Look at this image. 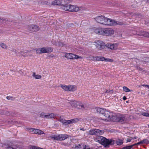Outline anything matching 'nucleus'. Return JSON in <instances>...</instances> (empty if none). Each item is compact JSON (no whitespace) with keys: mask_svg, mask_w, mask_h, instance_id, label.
Here are the masks:
<instances>
[{"mask_svg":"<svg viewBox=\"0 0 149 149\" xmlns=\"http://www.w3.org/2000/svg\"><path fill=\"white\" fill-rule=\"evenodd\" d=\"M60 121L62 123L68 125L71 123L70 120H65L62 119Z\"/></svg>","mask_w":149,"mask_h":149,"instance_id":"bb28decb","label":"nucleus"},{"mask_svg":"<svg viewBox=\"0 0 149 149\" xmlns=\"http://www.w3.org/2000/svg\"><path fill=\"white\" fill-rule=\"evenodd\" d=\"M3 20V19H2L1 18H0V22H2Z\"/></svg>","mask_w":149,"mask_h":149,"instance_id":"3c124183","label":"nucleus"},{"mask_svg":"<svg viewBox=\"0 0 149 149\" xmlns=\"http://www.w3.org/2000/svg\"><path fill=\"white\" fill-rule=\"evenodd\" d=\"M35 129L34 128H30L29 129V130L30 132L32 133H34V130Z\"/></svg>","mask_w":149,"mask_h":149,"instance_id":"37998d69","label":"nucleus"},{"mask_svg":"<svg viewBox=\"0 0 149 149\" xmlns=\"http://www.w3.org/2000/svg\"><path fill=\"white\" fill-rule=\"evenodd\" d=\"M91 57V58H90V59H91H91H93V58H92V57Z\"/></svg>","mask_w":149,"mask_h":149,"instance_id":"5fc2aeb1","label":"nucleus"},{"mask_svg":"<svg viewBox=\"0 0 149 149\" xmlns=\"http://www.w3.org/2000/svg\"><path fill=\"white\" fill-rule=\"evenodd\" d=\"M32 31L33 32H36L39 30V28L38 26L36 25H32Z\"/></svg>","mask_w":149,"mask_h":149,"instance_id":"393cba45","label":"nucleus"},{"mask_svg":"<svg viewBox=\"0 0 149 149\" xmlns=\"http://www.w3.org/2000/svg\"><path fill=\"white\" fill-rule=\"evenodd\" d=\"M42 5H47L49 6L57 5L62 6L65 4L63 1H45L41 2Z\"/></svg>","mask_w":149,"mask_h":149,"instance_id":"39448f33","label":"nucleus"},{"mask_svg":"<svg viewBox=\"0 0 149 149\" xmlns=\"http://www.w3.org/2000/svg\"><path fill=\"white\" fill-rule=\"evenodd\" d=\"M80 130H82V131H85L86 130V129L84 128H80Z\"/></svg>","mask_w":149,"mask_h":149,"instance_id":"de8ad7c7","label":"nucleus"},{"mask_svg":"<svg viewBox=\"0 0 149 149\" xmlns=\"http://www.w3.org/2000/svg\"><path fill=\"white\" fill-rule=\"evenodd\" d=\"M80 10V8L77 6L74 5H72L70 10L71 12H77Z\"/></svg>","mask_w":149,"mask_h":149,"instance_id":"2eb2a0df","label":"nucleus"},{"mask_svg":"<svg viewBox=\"0 0 149 149\" xmlns=\"http://www.w3.org/2000/svg\"><path fill=\"white\" fill-rule=\"evenodd\" d=\"M64 57L68 59L74 60L78 59H82L83 57L80 56L72 53H65Z\"/></svg>","mask_w":149,"mask_h":149,"instance_id":"0eeeda50","label":"nucleus"},{"mask_svg":"<svg viewBox=\"0 0 149 149\" xmlns=\"http://www.w3.org/2000/svg\"><path fill=\"white\" fill-rule=\"evenodd\" d=\"M32 25H29L27 27V29L29 31H30L31 32H33V31H31L32 29Z\"/></svg>","mask_w":149,"mask_h":149,"instance_id":"58836bf2","label":"nucleus"},{"mask_svg":"<svg viewBox=\"0 0 149 149\" xmlns=\"http://www.w3.org/2000/svg\"><path fill=\"white\" fill-rule=\"evenodd\" d=\"M132 140V139L131 138H128L127 139V142H130Z\"/></svg>","mask_w":149,"mask_h":149,"instance_id":"49530a36","label":"nucleus"},{"mask_svg":"<svg viewBox=\"0 0 149 149\" xmlns=\"http://www.w3.org/2000/svg\"><path fill=\"white\" fill-rule=\"evenodd\" d=\"M118 44L117 43L107 44L106 46L111 50H116L117 49Z\"/></svg>","mask_w":149,"mask_h":149,"instance_id":"f8f14e48","label":"nucleus"},{"mask_svg":"<svg viewBox=\"0 0 149 149\" xmlns=\"http://www.w3.org/2000/svg\"><path fill=\"white\" fill-rule=\"evenodd\" d=\"M104 61H105L113 62V60L110 58H104Z\"/></svg>","mask_w":149,"mask_h":149,"instance_id":"a19ab883","label":"nucleus"},{"mask_svg":"<svg viewBox=\"0 0 149 149\" xmlns=\"http://www.w3.org/2000/svg\"><path fill=\"white\" fill-rule=\"evenodd\" d=\"M6 98L8 100H14L15 97H13L8 96L6 97Z\"/></svg>","mask_w":149,"mask_h":149,"instance_id":"4c0bfd02","label":"nucleus"},{"mask_svg":"<svg viewBox=\"0 0 149 149\" xmlns=\"http://www.w3.org/2000/svg\"><path fill=\"white\" fill-rule=\"evenodd\" d=\"M0 46L3 49H7L8 46L4 43L1 42L0 43Z\"/></svg>","mask_w":149,"mask_h":149,"instance_id":"2f4dec72","label":"nucleus"},{"mask_svg":"<svg viewBox=\"0 0 149 149\" xmlns=\"http://www.w3.org/2000/svg\"><path fill=\"white\" fill-rule=\"evenodd\" d=\"M115 113L110 112L109 111L105 110L103 115L105 118H102V119L105 122L113 121Z\"/></svg>","mask_w":149,"mask_h":149,"instance_id":"20e7f679","label":"nucleus"},{"mask_svg":"<svg viewBox=\"0 0 149 149\" xmlns=\"http://www.w3.org/2000/svg\"><path fill=\"white\" fill-rule=\"evenodd\" d=\"M96 47V48L99 50H101L105 47L104 43L102 41L97 40L94 42L93 44Z\"/></svg>","mask_w":149,"mask_h":149,"instance_id":"1a4fd4ad","label":"nucleus"},{"mask_svg":"<svg viewBox=\"0 0 149 149\" xmlns=\"http://www.w3.org/2000/svg\"><path fill=\"white\" fill-rule=\"evenodd\" d=\"M106 92L107 93H113V91L112 90H107Z\"/></svg>","mask_w":149,"mask_h":149,"instance_id":"a18cd8bd","label":"nucleus"},{"mask_svg":"<svg viewBox=\"0 0 149 149\" xmlns=\"http://www.w3.org/2000/svg\"><path fill=\"white\" fill-rule=\"evenodd\" d=\"M71 123H76L78 122L79 121V119L78 118H75L70 120Z\"/></svg>","mask_w":149,"mask_h":149,"instance_id":"e433bc0d","label":"nucleus"},{"mask_svg":"<svg viewBox=\"0 0 149 149\" xmlns=\"http://www.w3.org/2000/svg\"><path fill=\"white\" fill-rule=\"evenodd\" d=\"M8 149H15V148L12 147H9L8 148Z\"/></svg>","mask_w":149,"mask_h":149,"instance_id":"8fccbe9b","label":"nucleus"},{"mask_svg":"<svg viewBox=\"0 0 149 149\" xmlns=\"http://www.w3.org/2000/svg\"><path fill=\"white\" fill-rule=\"evenodd\" d=\"M147 86L148 87V88H149V85H143V86Z\"/></svg>","mask_w":149,"mask_h":149,"instance_id":"603ef678","label":"nucleus"},{"mask_svg":"<svg viewBox=\"0 0 149 149\" xmlns=\"http://www.w3.org/2000/svg\"><path fill=\"white\" fill-rule=\"evenodd\" d=\"M127 99V98L125 96H124L123 97V99L124 100H126Z\"/></svg>","mask_w":149,"mask_h":149,"instance_id":"09e8293b","label":"nucleus"},{"mask_svg":"<svg viewBox=\"0 0 149 149\" xmlns=\"http://www.w3.org/2000/svg\"><path fill=\"white\" fill-rule=\"evenodd\" d=\"M68 136L66 134H59V140H64L65 139L68 138Z\"/></svg>","mask_w":149,"mask_h":149,"instance_id":"5701e85b","label":"nucleus"},{"mask_svg":"<svg viewBox=\"0 0 149 149\" xmlns=\"http://www.w3.org/2000/svg\"><path fill=\"white\" fill-rule=\"evenodd\" d=\"M142 144H148L149 143L147 139H144L141 140Z\"/></svg>","mask_w":149,"mask_h":149,"instance_id":"ea45409f","label":"nucleus"},{"mask_svg":"<svg viewBox=\"0 0 149 149\" xmlns=\"http://www.w3.org/2000/svg\"><path fill=\"white\" fill-rule=\"evenodd\" d=\"M104 132V130H100L99 129H94V135L99 136L103 134Z\"/></svg>","mask_w":149,"mask_h":149,"instance_id":"a211bd4d","label":"nucleus"},{"mask_svg":"<svg viewBox=\"0 0 149 149\" xmlns=\"http://www.w3.org/2000/svg\"><path fill=\"white\" fill-rule=\"evenodd\" d=\"M113 119V122H120L122 123H125L126 121V119L123 115H121L120 116H118L115 114Z\"/></svg>","mask_w":149,"mask_h":149,"instance_id":"6e6552de","label":"nucleus"},{"mask_svg":"<svg viewBox=\"0 0 149 149\" xmlns=\"http://www.w3.org/2000/svg\"><path fill=\"white\" fill-rule=\"evenodd\" d=\"M133 145H131L126 146L123 148V149H130L131 148Z\"/></svg>","mask_w":149,"mask_h":149,"instance_id":"79ce46f5","label":"nucleus"},{"mask_svg":"<svg viewBox=\"0 0 149 149\" xmlns=\"http://www.w3.org/2000/svg\"><path fill=\"white\" fill-rule=\"evenodd\" d=\"M77 89V87L75 85H69V91L74 92L76 91Z\"/></svg>","mask_w":149,"mask_h":149,"instance_id":"412c9836","label":"nucleus"},{"mask_svg":"<svg viewBox=\"0 0 149 149\" xmlns=\"http://www.w3.org/2000/svg\"><path fill=\"white\" fill-rule=\"evenodd\" d=\"M32 76L33 77H34L36 79H39L41 78L42 76L39 74H36L35 73L33 72V73Z\"/></svg>","mask_w":149,"mask_h":149,"instance_id":"cd10ccee","label":"nucleus"},{"mask_svg":"<svg viewBox=\"0 0 149 149\" xmlns=\"http://www.w3.org/2000/svg\"><path fill=\"white\" fill-rule=\"evenodd\" d=\"M49 137L52 140H59V135L53 134L49 136Z\"/></svg>","mask_w":149,"mask_h":149,"instance_id":"aec40b11","label":"nucleus"},{"mask_svg":"<svg viewBox=\"0 0 149 149\" xmlns=\"http://www.w3.org/2000/svg\"><path fill=\"white\" fill-rule=\"evenodd\" d=\"M131 33L132 34H131V35H137L139 36H143L145 37H146L149 38V33L146 32L144 31H141V33H138V32L136 33L134 31H131Z\"/></svg>","mask_w":149,"mask_h":149,"instance_id":"9d476101","label":"nucleus"},{"mask_svg":"<svg viewBox=\"0 0 149 149\" xmlns=\"http://www.w3.org/2000/svg\"><path fill=\"white\" fill-rule=\"evenodd\" d=\"M47 113L45 112H42L40 114V117L44 118H46Z\"/></svg>","mask_w":149,"mask_h":149,"instance_id":"f704fd0d","label":"nucleus"},{"mask_svg":"<svg viewBox=\"0 0 149 149\" xmlns=\"http://www.w3.org/2000/svg\"><path fill=\"white\" fill-rule=\"evenodd\" d=\"M52 42L53 44L59 47H62L65 45L63 43L60 42H58V41H55L54 39L52 40Z\"/></svg>","mask_w":149,"mask_h":149,"instance_id":"dca6fc26","label":"nucleus"},{"mask_svg":"<svg viewBox=\"0 0 149 149\" xmlns=\"http://www.w3.org/2000/svg\"><path fill=\"white\" fill-rule=\"evenodd\" d=\"M53 49L50 47H43L37 49L36 50V53L40 54L42 53H49L52 52Z\"/></svg>","mask_w":149,"mask_h":149,"instance_id":"423d86ee","label":"nucleus"},{"mask_svg":"<svg viewBox=\"0 0 149 149\" xmlns=\"http://www.w3.org/2000/svg\"><path fill=\"white\" fill-rule=\"evenodd\" d=\"M78 102L76 100L71 101L69 103L72 107L77 108L78 105Z\"/></svg>","mask_w":149,"mask_h":149,"instance_id":"4be33fe9","label":"nucleus"},{"mask_svg":"<svg viewBox=\"0 0 149 149\" xmlns=\"http://www.w3.org/2000/svg\"><path fill=\"white\" fill-rule=\"evenodd\" d=\"M86 134L87 135H94V129H91L89 131L86 132Z\"/></svg>","mask_w":149,"mask_h":149,"instance_id":"c756f323","label":"nucleus"},{"mask_svg":"<svg viewBox=\"0 0 149 149\" xmlns=\"http://www.w3.org/2000/svg\"><path fill=\"white\" fill-rule=\"evenodd\" d=\"M56 116V114L53 113H47L46 118L49 119L55 118Z\"/></svg>","mask_w":149,"mask_h":149,"instance_id":"f3484780","label":"nucleus"},{"mask_svg":"<svg viewBox=\"0 0 149 149\" xmlns=\"http://www.w3.org/2000/svg\"><path fill=\"white\" fill-rule=\"evenodd\" d=\"M63 1L64 3H65V4H64V5L61 6H62V8L65 11H68L69 12H70L71 5H66V3H65V1Z\"/></svg>","mask_w":149,"mask_h":149,"instance_id":"ddd939ff","label":"nucleus"},{"mask_svg":"<svg viewBox=\"0 0 149 149\" xmlns=\"http://www.w3.org/2000/svg\"><path fill=\"white\" fill-rule=\"evenodd\" d=\"M91 57H92L93 58L91 59V60H92L93 61H104V57L102 56H94L91 55L89 56V58H91Z\"/></svg>","mask_w":149,"mask_h":149,"instance_id":"4468645a","label":"nucleus"},{"mask_svg":"<svg viewBox=\"0 0 149 149\" xmlns=\"http://www.w3.org/2000/svg\"><path fill=\"white\" fill-rule=\"evenodd\" d=\"M27 51L24 50L22 51H21L20 52V54L22 56L24 57H25L27 55Z\"/></svg>","mask_w":149,"mask_h":149,"instance_id":"7c9ffc66","label":"nucleus"},{"mask_svg":"<svg viewBox=\"0 0 149 149\" xmlns=\"http://www.w3.org/2000/svg\"><path fill=\"white\" fill-rule=\"evenodd\" d=\"M94 32L97 34L108 36L113 35L114 32V30L111 29L102 28H95Z\"/></svg>","mask_w":149,"mask_h":149,"instance_id":"f03ea898","label":"nucleus"},{"mask_svg":"<svg viewBox=\"0 0 149 149\" xmlns=\"http://www.w3.org/2000/svg\"><path fill=\"white\" fill-rule=\"evenodd\" d=\"M137 139V137L136 136L132 138V139Z\"/></svg>","mask_w":149,"mask_h":149,"instance_id":"864d4df0","label":"nucleus"},{"mask_svg":"<svg viewBox=\"0 0 149 149\" xmlns=\"http://www.w3.org/2000/svg\"><path fill=\"white\" fill-rule=\"evenodd\" d=\"M123 90L125 92H129L132 91V90L130 89L127 87L125 86H124L123 87Z\"/></svg>","mask_w":149,"mask_h":149,"instance_id":"473e14b6","label":"nucleus"},{"mask_svg":"<svg viewBox=\"0 0 149 149\" xmlns=\"http://www.w3.org/2000/svg\"><path fill=\"white\" fill-rule=\"evenodd\" d=\"M148 127L149 128V125H148Z\"/></svg>","mask_w":149,"mask_h":149,"instance_id":"6e6d98bb","label":"nucleus"},{"mask_svg":"<svg viewBox=\"0 0 149 149\" xmlns=\"http://www.w3.org/2000/svg\"><path fill=\"white\" fill-rule=\"evenodd\" d=\"M77 108L82 110L85 108L84 104L80 101L78 102V105Z\"/></svg>","mask_w":149,"mask_h":149,"instance_id":"6ab92c4d","label":"nucleus"},{"mask_svg":"<svg viewBox=\"0 0 149 149\" xmlns=\"http://www.w3.org/2000/svg\"><path fill=\"white\" fill-rule=\"evenodd\" d=\"M137 68L138 69V67H137Z\"/></svg>","mask_w":149,"mask_h":149,"instance_id":"4d7b16f0","label":"nucleus"},{"mask_svg":"<svg viewBox=\"0 0 149 149\" xmlns=\"http://www.w3.org/2000/svg\"><path fill=\"white\" fill-rule=\"evenodd\" d=\"M61 87L65 91H69V85L67 86L65 85H61Z\"/></svg>","mask_w":149,"mask_h":149,"instance_id":"a878e982","label":"nucleus"},{"mask_svg":"<svg viewBox=\"0 0 149 149\" xmlns=\"http://www.w3.org/2000/svg\"><path fill=\"white\" fill-rule=\"evenodd\" d=\"M105 110L106 109H102L99 107L97 108L96 109V111L97 113L101 114L102 115H103L104 114Z\"/></svg>","mask_w":149,"mask_h":149,"instance_id":"b1692460","label":"nucleus"},{"mask_svg":"<svg viewBox=\"0 0 149 149\" xmlns=\"http://www.w3.org/2000/svg\"><path fill=\"white\" fill-rule=\"evenodd\" d=\"M140 115H141L146 117H149V113L147 112H142Z\"/></svg>","mask_w":149,"mask_h":149,"instance_id":"c9c22d12","label":"nucleus"},{"mask_svg":"<svg viewBox=\"0 0 149 149\" xmlns=\"http://www.w3.org/2000/svg\"><path fill=\"white\" fill-rule=\"evenodd\" d=\"M71 149H90V148L85 144L80 143L76 144L74 147L72 148Z\"/></svg>","mask_w":149,"mask_h":149,"instance_id":"9b49d317","label":"nucleus"},{"mask_svg":"<svg viewBox=\"0 0 149 149\" xmlns=\"http://www.w3.org/2000/svg\"><path fill=\"white\" fill-rule=\"evenodd\" d=\"M34 133L41 134H44V132L40 130L35 129Z\"/></svg>","mask_w":149,"mask_h":149,"instance_id":"c85d7f7f","label":"nucleus"},{"mask_svg":"<svg viewBox=\"0 0 149 149\" xmlns=\"http://www.w3.org/2000/svg\"><path fill=\"white\" fill-rule=\"evenodd\" d=\"M94 19L97 23L104 24L108 25H121V22L115 21L114 20L108 19L104 16L101 15L96 17Z\"/></svg>","mask_w":149,"mask_h":149,"instance_id":"f257e3e1","label":"nucleus"},{"mask_svg":"<svg viewBox=\"0 0 149 149\" xmlns=\"http://www.w3.org/2000/svg\"><path fill=\"white\" fill-rule=\"evenodd\" d=\"M123 142V141L120 139H119L116 141V143L118 145H121Z\"/></svg>","mask_w":149,"mask_h":149,"instance_id":"72a5a7b5","label":"nucleus"},{"mask_svg":"<svg viewBox=\"0 0 149 149\" xmlns=\"http://www.w3.org/2000/svg\"><path fill=\"white\" fill-rule=\"evenodd\" d=\"M96 141L104 145L105 147L108 146L109 145H113L115 143L114 141L107 139L102 136L97 137Z\"/></svg>","mask_w":149,"mask_h":149,"instance_id":"7ed1b4c3","label":"nucleus"},{"mask_svg":"<svg viewBox=\"0 0 149 149\" xmlns=\"http://www.w3.org/2000/svg\"><path fill=\"white\" fill-rule=\"evenodd\" d=\"M142 144V142L141 141H140L139 142L137 143H135L133 145H134V146L138 145H140V144Z\"/></svg>","mask_w":149,"mask_h":149,"instance_id":"c03bdc74","label":"nucleus"}]
</instances>
